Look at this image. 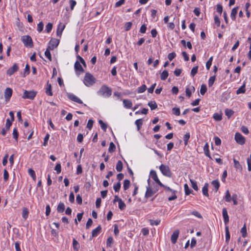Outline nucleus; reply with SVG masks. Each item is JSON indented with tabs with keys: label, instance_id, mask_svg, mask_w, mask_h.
Segmentation results:
<instances>
[{
	"label": "nucleus",
	"instance_id": "obj_21",
	"mask_svg": "<svg viewBox=\"0 0 251 251\" xmlns=\"http://www.w3.org/2000/svg\"><path fill=\"white\" fill-rule=\"evenodd\" d=\"M208 184L207 183H205L202 187V191L203 195L206 197H208Z\"/></svg>",
	"mask_w": 251,
	"mask_h": 251
},
{
	"label": "nucleus",
	"instance_id": "obj_6",
	"mask_svg": "<svg viewBox=\"0 0 251 251\" xmlns=\"http://www.w3.org/2000/svg\"><path fill=\"white\" fill-rule=\"evenodd\" d=\"M234 139L239 145H243L245 143L246 139L245 137L240 133L237 132L235 133Z\"/></svg>",
	"mask_w": 251,
	"mask_h": 251
},
{
	"label": "nucleus",
	"instance_id": "obj_27",
	"mask_svg": "<svg viewBox=\"0 0 251 251\" xmlns=\"http://www.w3.org/2000/svg\"><path fill=\"white\" fill-rule=\"evenodd\" d=\"M212 185L214 186L215 189V192H216L219 188L220 187V183L218 180H213L211 182Z\"/></svg>",
	"mask_w": 251,
	"mask_h": 251
},
{
	"label": "nucleus",
	"instance_id": "obj_19",
	"mask_svg": "<svg viewBox=\"0 0 251 251\" xmlns=\"http://www.w3.org/2000/svg\"><path fill=\"white\" fill-rule=\"evenodd\" d=\"M65 28V25L62 24H60L57 27L56 34L58 36H61L62 33Z\"/></svg>",
	"mask_w": 251,
	"mask_h": 251
},
{
	"label": "nucleus",
	"instance_id": "obj_47",
	"mask_svg": "<svg viewBox=\"0 0 251 251\" xmlns=\"http://www.w3.org/2000/svg\"><path fill=\"white\" fill-rule=\"evenodd\" d=\"M184 190H185V193L186 195H189V194H190L191 193L192 191L189 188L187 184L186 183L184 184Z\"/></svg>",
	"mask_w": 251,
	"mask_h": 251
},
{
	"label": "nucleus",
	"instance_id": "obj_59",
	"mask_svg": "<svg viewBox=\"0 0 251 251\" xmlns=\"http://www.w3.org/2000/svg\"><path fill=\"white\" fill-rule=\"evenodd\" d=\"M173 113L174 114L179 116L180 114V109L179 108L174 107L172 109Z\"/></svg>",
	"mask_w": 251,
	"mask_h": 251
},
{
	"label": "nucleus",
	"instance_id": "obj_61",
	"mask_svg": "<svg viewBox=\"0 0 251 251\" xmlns=\"http://www.w3.org/2000/svg\"><path fill=\"white\" fill-rule=\"evenodd\" d=\"M132 25V24L130 22L126 23L125 25V30H129L131 27Z\"/></svg>",
	"mask_w": 251,
	"mask_h": 251
},
{
	"label": "nucleus",
	"instance_id": "obj_52",
	"mask_svg": "<svg viewBox=\"0 0 251 251\" xmlns=\"http://www.w3.org/2000/svg\"><path fill=\"white\" fill-rule=\"evenodd\" d=\"M198 71V66H195L192 68L191 71V75L194 76L197 73Z\"/></svg>",
	"mask_w": 251,
	"mask_h": 251
},
{
	"label": "nucleus",
	"instance_id": "obj_31",
	"mask_svg": "<svg viewBox=\"0 0 251 251\" xmlns=\"http://www.w3.org/2000/svg\"><path fill=\"white\" fill-rule=\"evenodd\" d=\"M169 74L167 70H164L161 73L160 75V78L162 80H165L168 76Z\"/></svg>",
	"mask_w": 251,
	"mask_h": 251
},
{
	"label": "nucleus",
	"instance_id": "obj_5",
	"mask_svg": "<svg viewBox=\"0 0 251 251\" xmlns=\"http://www.w3.org/2000/svg\"><path fill=\"white\" fill-rule=\"evenodd\" d=\"M22 41L25 47L31 48L33 46L32 38L29 35L22 36Z\"/></svg>",
	"mask_w": 251,
	"mask_h": 251
},
{
	"label": "nucleus",
	"instance_id": "obj_12",
	"mask_svg": "<svg viewBox=\"0 0 251 251\" xmlns=\"http://www.w3.org/2000/svg\"><path fill=\"white\" fill-rule=\"evenodd\" d=\"M222 215L224 218V223L226 225H227L229 222V217L226 208H223L222 209Z\"/></svg>",
	"mask_w": 251,
	"mask_h": 251
},
{
	"label": "nucleus",
	"instance_id": "obj_37",
	"mask_svg": "<svg viewBox=\"0 0 251 251\" xmlns=\"http://www.w3.org/2000/svg\"><path fill=\"white\" fill-rule=\"evenodd\" d=\"M213 118L215 121H220L222 119V114L215 113L214 114Z\"/></svg>",
	"mask_w": 251,
	"mask_h": 251
},
{
	"label": "nucleus",
	"instance_id": "obj_29",
	"mask_svg": "<svg viewBox=\"0 0 251 251\" xmlns=\"http://www.w3.org/2000/svg\"><path fill=\"white\" fill-rule=\"evenodd\" d=\"M234 166V167L239 170H242V167L240 165L239 162L236 160L235 158L233 159Z\"/></svg>",
	"mask_w": 251,
	"mask_h": 251
},
{
	"label": "nucleus",
	"instance_id": "obj_2",
	"mask_svg": "<svg viewBox=\"0 0 251 251\" xmlns=\"http://www.w3.org/2000/svg\"><path fill=\"white\" fill-rule=\"evenodd\" d=\"M83 82L86 86L89 87L95 83L96 78L91 74L86 73L84 77Z\"/></svg>",
	"mask_w": 251,
	"mask_h": 251
},
{
	"label": "nucleus",
	"instance_id": "obj_26",
	"mask_svg": "<svg viewBox=\"0 0 251 251\" xmlns=\"http://www.w3.org/2000/svg\"><path fill=\"white\" fill-rule=\"evenodd\" d=\"M225 231H226V243H228L229 239H230V233L229 231L228 227L226 226L225 227Z\"/></svg>",
	"mask_w": 251,
	"mask_h": 251
},
{
	"label": "nucleus",
	"instance_id": "obj_7",
	"mask_svg": "<svg viewBox=\"0 0 251 251\" xmlns=\"http://www.w3.org/2000/svg\"><path fill=\"white\" fill-rule=\"evenodd\" d=\"M59 43V40L52 38L49 42L48 48L51 50H53L58 46Z\"/></svg>",
	"mask_w": 251,
	"mask_h": 251
},
{
	"label": "nucleus",
	"instance_id": "obj_24",
	"mask_svg": "<svg viewBox=\"0 0 251 251\" xmlns=\"http://www.w3.org/2000/svg\"><path fill=\"white\" fill-rule=\"evenodd\" d=\"M73 247L75 251H78L80 248L79 244L75 239H73Z\"/></svg>",
	"mask_w": 251,
	"mask_h": 251
},
{
	"label": "nucleus",
	"instance_id": "obj_45",
	"mask_svg": "<svg viewBox=\"0 0 251 251\" xmlns=\"http://www.w3.org/2000/svg\"><path fill=\"white\" fill-rule=\"evenodd\" d=\"M121 184L120 181L115 184L113 186V189L115 192H118L121 188Z\"/></svg>",
	"mask_w": 251,
	"mask_h": 251
},
{
	"label": "nucleus",
	"instance_id": "obj_36",
	"mask_svg": "<svg viewBox=\"0 0 251 251\" xmlns=\"http://www.w3.org/2000/svg\"><path fill=\"white\" fill-rule=\"evenodd\" d=\"M225 199L226 201V202H230L231 200L230 194L228 190H227L226 191Z\"/></svg>",
	"mask_w": 251,
	"mask_h": 251
},
{
	"label": "nucleus",
	"instance_id": "obj_3",
	"mask_svg": "<svg viewBox=\"0 0 251 251\" xmlns=\"http://www.w3.org/2000/svg\"><path fill=\"white\" fill-rule=\"evenodd\" d=\"M159 168L164 176L167 177L171 176L172 173L168 166L162 164L159 166Z\"/></svg>",
	"mask_w": 251,
	"mask_h": 251
},
{
	"label": "nucleus",
	"instance_id": "obj_50",
	"mask_svg": "<svg viewBox=\"0 0 251 251\" xmlns=\"http://www.w3.org/2000/svg\"><path fill=\"white\" fill-rule=\"evenodd\" d=\"M241 232L242 234V236L243 237H245L247 236V229H246V226L245 224L243 227L241 229Z\"/></svg>",
	"mask_w": 251,
	"mask_h": 251
},
{
	"label": "nucleus",
	"instance_id": "obj_4",
	"mask_svg": "<svg viewBox=\"0 0 251 251\" xmlns=\"http://www.w3.org/2000/svg\"><path fill=\"white\" fill-rule=\"evenodd\" d=\"M36 91L25 90L22 98L24 99L33 100L36 95Z\"/></svg>",
	"mask_w": 251,
	"mask_h": 251
},
{
	"label": "nucleus",
	"instance_id": "obj_22",
	"mask_svg": "<svg viewBox=\"0 0 251 251\" xmlns=\"http://www.w3.org/2000/svg\"><path fill=\"white\" fill-rule=\"evenodd\" d=\"M203 151L204 152V153L205 155L207 157H208L209 158L211 159V156L209 153V146L207 143H206L204 147H203Z\"/></svg>",
	"mask_w": 251,
	"mask_h": 251
},
{
	"label": "nucleus",
	"instance_id": "obj_55",
	"mask_svg": "<svg viewBox=\"0 0 251 251\" xmlns=\"http://www.w3.org/2000/svg\"><path fill=\"white\" fill-rule=\"evenodd\" d=\"M191 214L199 219H202V215L197 211H193L192 212Z\"/></svg>",
	"mask_w": 251,
	"mask_h": 251
},
{
	"label": "nucleus",
	"instance_id": "obj_18",
	"mask_svg": "<svg viewBox=\"0 0 251 251\" xmlns=\"http://www.w3.org/2000/svg\"><path fill=\"white\" fill-rule=\"evenodd\" d=\"M101 230V227L100 225H99L97 227L93 229L92 231V237H96L98 235V234L100 232Z\"/></svg>",
	"mask_w": 251,
	"mask_h": 251
},
{
	"label": "nucleus",
	"instance_id": "obj_58",
	"mask_svg": "<svg viewBox=\"0 0 251 251\" xmlns=\"http://www.w3.org/2000/svg\"><path fill=\"white\" fill-rule=\"evenodd\" d=\"M12 122L11 120H10L9 119H7L6 120V124H5V127L7 130H9L10 126L12 125Z\"/></svg>",
	"mask_w": 251,
	"mask_h": 251
},
{
	"label": "nucleus",
	"instance_id": "obj_15",
	"mask_svg": "<svg viewBox=\"0 0 251 251\" xmlns=\"http://www.w3.org/2000/svg\"><path fill=\"white\" fill-rule=\"evenodd\" d=\"M178 235H179L178 230H176L173 233V234L171 236V240L173 244L176 243V242L177 241V239L178 237Z\"/></svg>",
	"mask_w": 251,
	"mask_h": 251
},
{
	"label": "nucleus",
	"instance_id": "obj_60",
	"mask_svg": "<svg viewBox=\"0 0 251 251\" xmlns=\"http://www.w3.org/2000/svg\"><path fill=\"white\" fill-rule=\"evenodd\" d=\"M190 181L191 182L192 187V188L196 191H197L198 190V187L197 186V182L195 180H193L192 179H190Z\"/></svg>",
	"mask_w": 251,
	"mask_h": 251
},
{
	"label": "nucleus",
	"instance_id": "obj_9",
	"mask_svg": "<svg viewBox=\"0 0 251 251\" xmlns=\"http://www.w3.org/2000/svg\"><path fill=\"white\" fill-rule=\"evenodd\" d=\"M150 176L152 178V179L159 186H163V184L161 183V182L159 180L158 178L157 174L156 172L154 170H151L150 172Z\"/></svg>",
	"mask_w": 251,
	"mask_h": 251
},
{
	"label": "nucleus",
	"instance_id": "obj_43",
	"mask_svg": "<svg viewBox=\"0 0 251 251\" xmlns=\"http://www.w3.org/2000/svg\"><path fill=\"white\" fill-rule=\"evenodd\" d=\"M146 89H147V86H146V85L143 84L142 86H141L140 87L138 88L137 92L138 93H142L144 92L146 90Z\"/></svg>",
	"mask_w": 251,
	"mask_h": 251
},
{
	"label": "nucleus",
	"instance_id": "obj_64",
	"mask_svg": "<svg viewBox=\"0 0 251 251\" xmlns=\"http://www.w3.org/2000/svg\"><path fill=\"white\" fill-rule=\"evenodd\" d=\"M54 170L56 171L57 174L60 173L61 171V166L60 163H57L55 166Z\"/></svg>",
	"mask_w": 251,
	"mask_h": 251
},
{
	"label": "nucleus",
	"instance_id": "obj_63",
	"mask_svg": "<svg viewBox=\"0 0 251 251\" xmlns=\"http://www.w3.org/2000/svg\"><path fill=\"white\" fill-rule=\"evenodd\" d=\"M30 72V67L28 64H26L24 71V76L28 75Z\"/></svg>",
	"mask_w": 251,
	"mask_h": 251
},
{
	"label": "nucleus",
	"instance_id": "obj_57",
	"mask_svg": "<svg viewBox=\"0 0 251 251\" xmlns=\"http://www.w3.org/2000/svg\"><path fill=\"white\" fill-rule=\"evenodd\" d=\"M160 220H150V224L151 226H157L160 223Z\"/></svg>",
	"mask_w": 251,
	"mask_h": 251
},
{
	"label": "nucleus",
	"instance_id": "obj_56",
	"mask_svg": "<svg viewBox=\"0 0 251 251\" xmlns=\"http://www.w3.org/2000/svg\"><path fill=\"white\" fill-rule=\"evenodd\" d=\"M13 138L16 141H17L18 140V138L19 134H18V130H17L16 128H14V129H13Z\"/></svg>",
	"mask_w": 251,
	"mask_h": 251
},
{
	"label": "nucleus",
	"instance_id": "obj_42",
	"mask_svg": "<svg viewBox=\"0 0 251 251\" xmlns=\"http://www.w3.org/2000/svg\"><path fill=\"white\" fill-rule=\"evenodd\" d=\"M28 215V211L27 209L26 208H24L23 209V212H22L23 218L24 219L26 220L27 218Z\"/></svg>",
	"mask_w": 251,
	"mask_h": 251
},
{
	"label": "nucleus",
	"instance_id": "obj_49",
	"mask_svg": "<svg viewBox=\"0 0 251 251\" xmlns=\"http://www.w3.org/2000/svg\"><path fill=\"white\" fill-rule=\"evenodd\" d=\"M116 146L113 142H111L109 144L108 151L110 152H112L115 151Z\"/></svg>",
	"mask_w": 251,
	"mask_h": 251
},
{
	"label": "nucleus",
	"instance_id": "obj_33",
	"mask_svg": "<svg viewBox=\"0 0 251 251\" xmlns=\"http://www.w3.org/2000/svg\"><path fill=\"white\" fill-rule=\"evenodd\" d=\"M46 93L48 96H51L52 95L51 84H49L48 83L47 84V88L46 89Z\"/></svg>",
	"mask_w": 251,
	"mask_h": 251
},
{
	"label": "nucleus",
	"instance_id": "obj_40",
	"mask_svg": "<svg viewBox=\"0 0 251 251\" xmlns=\"http://www.w3.org/2000/svg\"><path fill=\"white\" fill-rule=\"evenodd\" d=\"M207 87L205 84H202L200 89V93L201 95H203L207 91Z\"/></svg>",
	"mask_w": 251,
	"mask_h": 251
},
{
	"label": "nucleus",
	"instance_id": "obj_44",
	"mask_svg": "<svg viewBox=\"0 0 251 251\" xmlns=\"http://www.w3.org/2000/svg\"><path fill=\"white\" fill-rule=\"evenodd\" d=\"M29 175L32 177L33 179L35 181L36 180V175L34 171L32 169H28V171Z\"/></svg>",
	"mask_w": 251,
	"mask_h": 251
},
{
	"label": "nucleus",
	"instance_id": "obj_30",
	"mask_svg": "<svg viewBox=\"0 0 251 251\" xmlns=\"http://www.w3.org/2000/svg\"><path fill=\"white\" fill-rule=\"evenodd\" d=\"M135 124L137 126V130H139L141 128L142 125H143V120L142 119H139L136 120Z\"/></svg>",
	"mask_w": 251,
	"mask_h": 251
},
{
	"label": "nucleus",
	"instance_id": "obj_54",
	"mask_svg": "<svg viewBox=\"0 0 251 251\" xmlns=\"http://www.w3.org/2000/svg\"><path fill=\"white\" fill-rule=\"evenodd\" d=\"M214 23L217 27H219L220 25V20L219 17L217 15L214 16Z\"/></svg>",
	"mask_w": 251,
	"mask_h": 251
},
{
	"label": "nucleus",
	"instance_id": "obj_34",
	"mask_svg": "<svg viewBox=\"0 0 251 251\" xmlns=\"http://www.w3.org/2000/svg\"><path fill=\"white\" fill-rule=\"evenodd\" d=\"M116 170L118 172H121L123 169V163L121 160H119L116 166Z\"/></svg>",
	"mask_w": 251,
	"mask_h": 251
},
{
	"label": "nucleus",
	"instance_id": "obj_17",
	"mask_svg": "<svg viewBox=\"0 0 251 251\" xmlns=\"http://www.w3.org/2000/svg\"><path fill=\"white\" fill-rule=\"evenodd\" d=\"M123 102L124 107L127 109L131 108L132 106V102L129 100L124 99Z\"/></svg>",
	"mask_w": 251,
	"mask_h": 251
},
{
	"label": "nucleus",
	"instance_id": "obj_53",
	"mask_svg": "<svg viewBox=\"0 0 251 251\" xmlns=\"http://www.w3.org/2000/svg\"><path fill=\"white\" fill-rule=\"evenodd\" d=\"M43 28L44 24L42 22H41L37 25V30L39 32H41L43 30Z\"/></svg>",
	"mask_w": 251,
	"mask_h": 251
},
{
	"label": "nucleus",
	"instance_id": "obj_20",
	"mask_svg": "<svg viewBox=\"0 0 251 251\" xmlns=\"http://www.w3.org/2000/svg\"><path fill=\"white\" fill-rule=\"evenodd\" d=\"M238 7L233 8L230 13V17L233 21H235L236 19V16L238 12Z\"/></svg>",
	"mask_w": 251,
	"mask_h": 251
},
{
	"label": "nucleus",
	"instance_id": "obj_41",
	"mask_svg": "<svg viewBox=\"0 0 251 251\" xmlns=\"http://www.w3.org/2000/svg\"><path fill=\"white\" fill-rule=\"evenodd\" d=\"M130 184V182L128 179H125L124 181V185H123L124 189L125 190H126L127 189H128L129 187Z\"/></svg>",
	"mask_w": 251,
	"mask_h": 251
},
{
	"label": "nucleus",
	"instance_id": "obj_62",
	"mask_svg": "<svg viewBox=\"0 0 251 251\" xmlns=\"http://www.w3.org/2000/svg\"><path fill=\"white\" fill-rule=\"evenodd\" d=\"M113 239L112 237H111V236L107 238V241H106L107 246L110 247L111 246V244L113 243Z\"/></svg>",
	"mask_w": 251,
	"mask_h": 251
},
{
	"label": "nucleus",
	"instance_id": "obj_39",
	"mask_svg": "<svg viewBox=\"0 0 251 251\" xmlns=\"http://www.w3.org/2000/svg\"><path fill=\"white\" fill-rule=\"evenodd\" d=\"M233 114L234 111L232 110L227 108L225 109V114L228 117V118H229L231 116L233 115Z\"/></svg>",
	"mask_w": 251,
	"mask_h": 251
},
{
	"label": "nucleus",
	"instance_id": "obj_32",
	"mask_svg": "<svg viewBox=\"0 0 251 251\" xmlns=\"http://www.w3.org/2000/svg\"><path fill=\"white\" fill-rule=\"evenodd\" d=\"M118 206L121 210H124L126 207L125 203L122 200H119Z\"/></svg>",
	"mask_w": 251,
	"mask_h": 251
},
{
	"label": "nucleus",
	"instance_id": "obj_51",
	"mask_svg": "<svg viewBox=\"0 0 251 251\" xmlns=\"http://www.w3.org/2000/svg\"><path fill=\"white\" fill-rule=\"evenodd\" d=\"M52 28V24L50 23H49L46 26L45 30L47 33H50Z\"/></svg>",
	"mask_w": 251,
	"mask_h": 251
},
{
	"label": "nucleus",
	"instance_id": "obj_35",
	"mask_svg": "<svg viewBox=\"0 0 251 251\" xmlns=\"http://www.w3.org/2000/svg\"><path fill=\"white\" fill-rule=\"evenodd\" d=\"M215 80H216V75H215L211 76L209 78V79L208 80V86L209 87H211L213 85Z\"/></svg>",
	"mask_w": 251,
	"mask_h": 251
},
{
	"label": "nucleus",
	"instance_id": "obj_13",
	"mask_svg": "<svg viewBox=\"0 0 251 251\" xmlns=\"http://www.w3.org/2000/svg\"><path fill=\"white\" fill-rule=\"evenodd\" d=\"M75 69L76 72V74L77 75H79V74L77 73V71L81 72L82 73L84 72V69H83L82 67L79 63V62L77 61H76L74 65Z\"/></svg>",
	"mask_w": 251,
	"mask_h": 251
},
{
	"label": "nucleus",
	"instance_id": "obj_11",
	"mask_svg": "<svg viewBox=\"0 0 251 251\" xmlns=\"http://www.w3.org/2000/svg\"><path fill=\"white\" fill-rule=\"evenodd\" d=\"M68 98L71 100L77 102L79 104H82V101L72 93H68L67 94Z\"/></svg>",
	"mask_w": 251,
	"mask_h": 251
},
{
	"label": "nucleus",
	"instance_id": "obj_8",
	"mask_svg": "<svg viewBox=\"0 0 251 251\" xmlns=\"http://www.w3.org/2000/svg\"><path fill=\"white\" fill-rule=\"evenodd\" d=\"M19 70V66L16 64L15 63L14 65L10 68H9L6 71V74L8 76H11L13 75L15 72L18 71Z\"/></svg>",
	"mask_w": 251,
	"mask_h": 251
},
{
	"label": "nucleus",
	"instance_id": "obj_1",
	"mask_svg": "<svg viewBox=\"0 0 251 251\" xmlns=\"http://www.w3.org/2000/svg\"><path fill=\"white\" fill-rule=\"evenodd\" d=\"M111 93V89L106 85H102L97 92L98 95L105 98L109 97Z\"/></svg>",
	"mask_w": 251,
	"mask_h": 251
},
{
	"label": "nucleus",
	"instance_id": "obj_28",
	"mask_svg": "<svg viewBox=\"0 0 251 251\" xmlns=\"http://www.w3.org/2000/svg\"><path fill=\"white\" fill-rule=\"evenodd\" d=\"M246 91L245 84H244L240 88H239L236 91V94L238 95L240 94H243Z\"/></svg>",
	"mask_w": 251,
	"mask_h": 251
},
{
	"label": "nucleus",
	"instance_id": "obj_10",
	"mask_svg": "<svg viewBox=\"0 0 251 251\" xmlns=\"http://www.w3.org/2000/svg\"><path fill=\"white\" fill-rule=\"evenodd\" d=\"M13 93V90L10 88H6L4 91V96L5 101L8 102L9 101Z\"/></svg>",
	"mask_w": 251,
	"mask_h": 251
},
{
	"label": "nucleus",
	"instance_id": "obj_25",
	"mask_svg": "<svg viewBox=\"0 0 251 251\" xmlns=\"http://www.w3.org/2000/svg\"><path fill=\"white\" fill-rule=\"evenodd\" d=\"M148 105L151 110H154L157 107V104L155 101H151L149 102Z\"/></svg>",
	"mask_w": 251,
	"mask_h": 251
},
{
	"label": "nucleus",
	"instance_id": "obj_46",
	"mask_svg": "<svg viewBox=\"0 0 251 251\" xmlns=\"http://www.w3.org/2000/svg\"><path fill=\"white\" fill-rule=\"evenodd\" d=\"M99 123L100 126V127L104 131H106L107 126L101 120L99 121Z\"/></svg>",
	"mask_w": 251,
	"mask_h": 251
},
{
	"label": "nucleus",
	"instance_id": "obj_14",
	"mask_svg": "<svg viewBox=\"0 0 251 251\" xmlns=\"http://www.w3.org/2000/svg\"><path fill=\"white\" fill-rule=\"evenodd\" d=\"M155 192L156 191H153V190L149 186H147L145 194V197L147 198L151 197Z\"/></svg>",
	"mask_w": 251,
	"mask_h": 251
},
{
	"label": "nucleus",
	"instance_id": "obj_48",
	"mask_svg": "<svg viewBox=\"0 0 251 251\" xmlns=\"http://www.w3.org/2000/svg\"><path fill=\"white\" fill-rule=\"evenodd\" d=\"M190 133L189 132H187L186 133L184 137H183V140H184V144L185 145H187V144H188V141L190 138Z\"/></svg>",
	"mask_w": 251,
	"mask_h": 251
},
{
	"label": "nucleus",
	"instance_id": "obj_16",
	"mask_svg": "<svg viewBox=\"0 0 251 251\" xmlns=\"http://www.w3.org/2000/svg\"><path fill=\"white\" fill-rule=\"evenodd\" d=\"M195 88L193 86L188 87L186 88L185 92L186 95L188 97H190L192 92H194Z\"/></svg>",
	"mask_w": 251,
	"mask_h": 251
},
{
	"label": "nucleus",
	"instance_id": "obj_38",
	"mask_svg": "<svg viewBox=\"0 0 251 251\" xmlns=\"http://www.w3.org/2000/svg\"><path fill=\"white\" fill-rule=\"evenodd\" d=\"M50 50H51L49 49V48H47L45 52V55L48 59H49L50 61H51L52 58Z\"/></svg>",
	"mask_w": 251,
	"mask_h": 251
},
{
	"label": "nucleus",
	"instance_id": "obj_23",
	"mask_svg": "<svg viewBox=\"0 0 251 251\" xmlns=\"http://www.w3.org/2000/svg\"><path fill=\"white\" fill-rule=\"evenodd\" d=\"M65 208V206L64 203L60 202L57 206V210L59 213H62L64 211Z\"/></svg>",
	"mask_w": 251,
	"mask_h": 251
}]
</instances>
